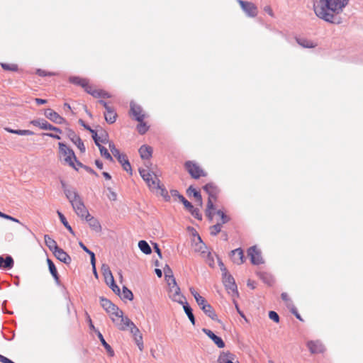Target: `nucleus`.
Instances as JSON below:
<instances>
[{
  "mask_svg": "<svg viewBox=\"0 0 363 363\" xmlns=\"http://www.w3.org/2000/svg\"><path fill=\"white\" fill-rule=\"evenodd\" d=\"M349 0H318L313 4L315 15L330 23H342L340 14L348 4Z\"/></svg>",
  "mask_w": 363,
  "mask_h": 363,
  "instance_id": "f257e3e1",
  "label": "nucleus"
},
{
  "mask_svg": "<svg viewBox=\"0 0 363 363\" xmlns=\"http://www.w3.org/2000/svg\"><path fill=\"white\" fill-rule=\"evenodd\" d=\"M65 194L72 204L76 214L79 217L84 218V216L87 215L89 211L76 189H65Z\"/></svg>",
  "mask_w": 363,
  "mask_h": 363,
  "instance_id": "f03ea898",
  "label": "nucleus"
},
{
  "mask_svg": "<svg viewBox=\"0 0 363 363\" xmlns=\"http://www.w3.org/2000/svg\"><path fill=\"white\" fill-rule=\"evenodd\" d=\"M112 321L121 330H125L133 322L128 318L123 316V313L117 307V310H113L110 313Z\"/></svg>",
  "mask_w": 363,
  "mask_h": 363,
  "instance_id": "7ed1b4c3",
  "label": "nucleus"
},
{
  "mask_svg": "<svg viewBox=\"0 0 363 363\" xmlns=\"http://www.w3.org/2000/svg\"><path fill=\"white\" fill-rule=\"evenodd\" d=\"M139 172L151 190L160 188V180L156 174L145 169H139Z\"/></svg>",
  "mask_w": 363,
  "mask_h": 363,
  "instance_id": "20e7f679",
  "label": "nucleus"
},
{
  "mask_svg": "<svg viewBox=\"0 0 363 363\" xmlns=\"http://www.w3.org/2000/svg\"><path fill=\"white\" fill-rule=\"evenodd\" d=\"M58 145L60 152L64 157L65 162L75 169H78L74 162V161H77V157L74 151L62 143H59Z\"/></svg>",
  "mask_w": 363,
  "mask_h": 363,
  "instance_id": "39448f33",
  "label": "nucleus"
},
{
  "mask_svg": "<svg viewBox=\"0 0 363 363\" xmlns=\"http://www.w3.org/2000/svg\"><path fill=\"white\" fill-rule=\"evenodd\" d=\"M223 283L228 291V294H231L232 296H238V291L234 278L229 273H225L223 277Z\"/></svg>",
  "mask_w": 363,
  "mask_h": 363,
  "instance_id": "423d86ee",
  "label": "nucleus"
},
{
  "mask_svg": "<svg viewBox=\"0 0 363 363\" xmlns=\"http://www.w3.org/2000/svg\"><path fill=\"white\" fill-rule=\"evenodd\" d=\"M237 1L247 16L255 18L257 16L258 9L254 3L243 0H237Z\"/></svg>",
  "mask_w": 363,
  "mask_h": 363,
  "instance_id": "0eeeda50",
  "label": "nucleus"
},
{
  "mask_svg": "<svg viewBox=\"0 0 363 363\" xmlns=\"http://www.w3.org/2000/svg\"><path fill=\"white\" fill-rule=\"evenodd\" d=\"M194 250L201 252L203 257H207L208 264L213 266L214 260L211 253L208 251V247L206 244L201 240L200 236H198V242L195 243Z\"/></svg>",
  "mask_w": 363,
  "mask_h": 363,
  "instance_id": "6e6552de",
  "label": "nucleus"
},
{
  "mask_svg": "<svg viewBox=\"0 0 363 363\" xmlns=\"http://www.w3.org/2000/svg\"><path fill=\"white\" fill-rule=\"evenodd\" d=\"M196 303L207 316L213 320L217 319L215 311L203 297L199 298Z\"/></svg>",
  "mask_w": 363,
  "mask_h": 363,
  "instance_id": "1a4fd4ad",
  "label": "nucleus"
},
{
  "mask_svg": "<svg viewBox=\"0 0 363 363\" xmlns=\"http://www.w3.org/2000/svg\"><path fill=\"white\" fill-rule=\"evenodd\" d=\"M185 167L190 175L194 179H199L201 176H206L203 169L192 161H187Z\"/></svg>",
  "mask_w": 363,
  "mask_h": 363,
  "instance_id": "9d476101",
  "label": "nucleus"
},
{
  "mask_svg": "<svg viewBox=\"0 0 363 363\" xmlns=\"http://www.w3.org/2000/svg\"><path fill=\"white\" fill-rule=\"evenodd\" d=\"M247 255L250 257L252 264L258 265L263 263L261 251L256 246H252L248 249Z\"/></svg>",
  "mask_w": 363,
  "mask_h": 363,
  "instance_id": "9b49d317",
  "label": "nucleus"
},
{
  "mask_svg": "<svg viewBox=\"0 0 363 363\" xmlns=\"http://www.w3.org/2000/svg\"><path fill=\"white\" fill-rule=\"evenodd\" d=\"M45 117L57 124H62L66 122L65 119L51 108H47L44 113Z\"/></svg>",
  "mask_w": 363,
  "mask_h": 363,
  "instance_id": "f8f14e48",
  "label": "nucleus"
},
{
  "mask_svg": "<svg viewBox=\"0 0 363 363\" xmlns=\"http://www.w3.org/2000/svg\"><path fill=\"white\" fill-rule=\"evenodd\" d=\"M130 113L134 116L135 119L141 122L145 119V114L143 113V109L141 106L137 105L133 102L130 103Z\"/></svg>",
  "mask_w": 363,
  "mask_h": 363,
  "instance_id": "ddd939ff",
  "label": "nucleus"
},
{
  "mask_svg": "<svg viewBox=\"0 0 363 363\" xmlns=\"http://www.w3.org/2000/svg\"><path fill=\"white\" fill-rule=\"evenodd\" d=\"M68 137L72 140V142L76 145V146L79 149L81 152H85V146L84 143L81 140L79 135H77L73 130H69L68 131Z\"/></svg>",
  "mask_w": 363,
  "mask_h": 363,
  "instance_id": "4468645a",
  "label": "nucleus"
},
{
  "mask_svg": "<svg viewBox=\"0 0 363 363\" xmlns=\"http://www.w3.org/2000/svg\"><path fill=\"white\" fill-rule=\"evenodd\" d=\"M202 331L217 345L218 348H223L225 342L221 337L215 335L211 330L203 328Z\"/></svg>",
  "mask_w": 363,
  "mask_h": 363,
  "instance_id": "2eb2a0df",
  "label": "nucleus"
},
{
  "mask_svg": "<svg viewBox=\"0 0 363 363\" xmlns=\"http://www.w3.org/2000/svg\"><path fill=\"white\" fill-rule=\"evenodd\" d=\"M53 254L57 259L66 264H69L72 262L71 257L60 247L55 250Z\"/></svg>",
  "mask_w": 363,
  "mask_h": 363,
  "instance_id": "dca6fc26",
  "label": "nucleus"
},
{
  "mask_svg": "<svg viewBox=\"0 0 363 363\" xmlns=\"http://www.w3.org/2000/svg\"><path fill=\"white\" fill-rule=\"evenodd\" d=\"M307 347L312 354L322 353L324 351V346L318 341H308L307 342Z\"/></svg>",
  "mask_w": 363,
  "mask_h": 363,
  "instance_id": "f3484780",
  "label": "nucleus"
},
{
  "mask_svg": "<svg viewBox=\"0 0 363 363\" xmlns=\"http://www.w3.org/2000/svg\"><path fill=\"white\" fill-rule=\"evenodd\" d=\"M84 218L86 220L88 223L89 227L94 231L99 233L101 230V226L99 222V220L91 216L89 213H88L87 215L84 216Z\"/></svg>",
  "mask_w": 363,
  "mask_h": 363,
  "instance_id": "a211bd4d",
  "label": "nucleus"
},
{
  "mask_svg": "<svg viewBox=\"0 0 363 363\" xmlns=\"http://www.w3.org/2000/svg\"><path fill=\"white\" fill-rule=\"evenodd\" d=\"M231 256L234 263L241 264L244 262V253L241 248H237L231 251Z\"/></svg>",
  "mask_w": 363,
  "mask_h": 363,
  "instance_id": "6ab92c4d",
  "label": "nucleus"
},
{
  "mask_svg": "<svg viewBox=\"0 0 363 363\" xmlns=\"http://www.w3.org/2000/svg\"><path fill=\"white\" fill-rule=\"evenodd\" d=\"M13 264L14 261L11 256L7 255L5 258L2 256H0V268L11 269L13 268Z\"/></svg>",
  "mask_w": 363,
  "mask_h": 363,
  "instance_id": "aec40b11",
  "label": "nucleus"
},
{
  "mask_svg": "<svg viewBox=\"0 0 363 363\" xmlns=\"http://www.w3.org/2000/svg\"><path fill=\"white\" fill-rule=\"evenodd\" d=\"M101 272L104 277L105 282L106 284H109L110 282L114 280L112 272L110 267L107 264H103L101 266Z\"/></svg>",
  "mask_w": 363,
  "mask_h": 363,
  "instance_id": "412c9836",
  "label": "nucleus"
},
{
  "mask_svg": "<svg viewBox=\"0 0 363 363\" xmlns=\"http://www.w3.org/2000/svg\"><path fill=\"white\" fill-rule=\"evenodd\" d=\"M100 302L102 308L108 313L113 310H117V306L106 298L100 297Z\"/></svg>",
  "mask_w": 363,
  "mask_h": 363,
  "instance_id": "4be33fe9",
  "label": "nucleus"
},
{
  "mask_svg": "<svg viewBox=\"0 0 363 363\" xmlns=\"http://www.w3.org/2000/svg\"><path fill=\"white\" fill-rule=\"evenodd\" d=\"M106 112L104 113L105 120L108 123H113L116 119V113L113 107H106Z\"/></svg>",
  "mask_w": 363,
  "mask_h": 363,
  "instance_id": "5701e85b",
  "label": "nucleus"
},
{
  "mask_svg": "<svg viewBox=\"0 0 363 363\" xmlns=\"http://www.w3.org/2000/svg\"><path fill=\"white\" fill-rule=\"evenodd\" d=\"M140 157L143 160H148L152 157V149L148 145H142L139 149Z\"/></svg>",
  "mask_w": 363,
  "mask_h": 363,
  "instance_id": "b1692460",
  "label": "nucleus"
},
{
  "mask_svg": "<svg viewBox=\"0 0 363 363\" xmlns=\"http://www.w3.org/2000/svg\"><path fill=\"white\" fill-rule=\"evenodd\" d=\"M47 262H48V268H49V271H50V274L53 277L55 282L58 284L60 283V277H59V274L57 273V271L55 264L49 258L47 259Z\"/></svg>",
  "mask_w": 363,
  "mask_h": 363,
  "instance_id": "393cba45",
  "label": "nucleus"
},
{
  "mask_svg": "<svg viewBox=\"0 0 363 363\" xmlns=\"http://www.w3.org/2000/svg\"><path fill=\"white\" fill-rule=\"evenodd\" d=\"M30 123L35 126H38L43 130H50L52 125L45 119H36L30 121Z\"/></svg>",
  "mask_w": 363,
  "mask_h": 363,
  "instance_id": "a878e982",
  "label": "nucleus"
},
{
  "mask_svg": "<svg viewBox=\"0 0 363 363\" xmlns=\"http://www.w3.org/2000/svg\"><path fill=\"white\" fill-rule=\"evenodd\" d=\"M44 240L46 246L49 248L50 251L52 252V253L59 248L56 241L52 238H50L48 235H44Z\"/></svg>",
  "mask_w": 363,
  "mask_h": 363,
  "instance_id": "bb28decb",
  "label": "nucleus"
},
{
  "mask_svg": "<svg viewBox=\"0 0 363 363\" xmlns=\"http://www.w3.org/2000/svg\"><path fill=\"white\" fill-rule=\"evenodd\" d=\"M203 189L208 194V197H216L217 194V187L212 183H208L203 186Z\"/></svg>",
  "mask_w": 363,
  "mask_h": 363,
  "instance_id": "cd10ccee",
  "label": "nucleus"
},
{
  "mask_svg": "<svg viewBox=\"0 0 363 363\" xmlns=\"http://www.w3.org/2000/svg\"><path fill=\"white\" fill-rule=\"evenodd\" d=\"M168 285L169 286V296L176 295L181 292L180 288L178 286L175 279H172V281H169Z\"/></svg>",
  "mask_w": 363,
  "mask_h": 363,
  "instance_id": "c85d7f7f",
  "label": "nucleus"
},
{
  "mask_svg": "<svg viewBox=\"0 0 363 363\" xmlns=\"http://www.w3.org/2000/svg\"><path fill=\"white\" fill-rule=\"evenodd\" d=\"M233 354L229 352H220L217 359V363H225L228 361H230L233 359Z\"/></svg>",
  "mask_w": 363,
  "mask_h": 363,
  "instance_id": "c756f323",
  "label": "nucleus"
},
{
  "mask_svg": "<svg viewBox=\"0 0 363 363\" xmlns=\"http://www.w3.org/2000/svg\"><path fill=\"white\" fill-rule=\"evenodd\" d=\"M184 311L186 315L188 316L191 323L194 325L195 324V317L193 314V311L191 306L188 303H184V306H183Z\"/></svg>",
  "mask_w": 363,
  "mask_h": 363,
  "instance_id": "7c9ffc66",
  "label": "nucleus"
},
{
  "mask_svg": "<svg viewBox=\"0 0 363 363\" xmlns=\"http://www.w3.org/2000/svg\"><path fill=\"white\" fill-rule=\"evenodd\" d=\"M5 130L11 133L19 135H32L34 133L30 130H13L10 128H6Z\"/></svg>",
  "mask_w": 363,
  "mask_h": 363,
  "instance_id": "2f4dec72",
  "label": "nucleus"
},
{
  "mask_svg": "<svg viewBox=\"0 0 363 363\" xmlns=\"http://www.w3.org/2000/svg\"><path fill=\"white\" fill-rule=\"evenodd\" d=\"M138 247L145 255H150L152 252L150 246L145 240L139 241Z\"/></svg>",
  "mask_w": 363,
  "mask_h": 363,
  "instance_id": "473e14b6",
  "label": "nucleus"
},
{
  "mask_svg": "<svg viewBox=\"0 0 363 363\" xmlns=\"http://www.w3.org/2000/svg\"><path fill=\"white\" fill-rule=\"evenodd\" d=\"M98 337L99 338L102 345L105 347L107 352L111 355L113 356L114 352L111 347L106 342L105 339L104 338L102 334L100 332H98Z\"/></svg>",
  "mask_w": 363,
  "mask_h": 363,
  "instance_id": "72a5a7b5",
  "label": "nucleus"
},
{
  "mask_svg": "<svg viewBox=\"0 0 363 363\" xmlns=\"http://www.w3.org/2000/svg\"><path fill=\"white\" fill-rule=\"evenodd\" d=\"M169 298L175 302H177L178 303L184 306V303H187L186 301V298L184 296H183L181 292L176 294V295H169Z\"/></svg>",
  "mask_w": 363,
  "mask_h": 363,
  "instance_id": "f704fd0d",
  "label": "nucleus"
},
{
  "mask_svg": "<svg viewBox=\"0 0 363 363\" xmlns=\"http://www.w3.org/2000/svg\"><path fill=\"white\" fill-rule=\"evenodd\" d=\"M297 43L303 48H314L315 45L311 40L306 38H297Z\"/></svg>",
  "mask_w": 363,
  "mask_h": 363,
  "instance_id": "c9c22d12",
  "label": "nucleus"
},
{
  "mask_svg": "<svg viewBox=\"0 0 363 363\" xmlns=\"http://www.w3.org/2000/svg\"><path fill=\"white\" fill-rule=\"evenodd\" d=\"M99 150H100V153H101V155L104 157H105L106 160L112 162L113 160V157L111 155V154L108 152V150L102 146L101 144H99V145H96Z\"/></svg>",
  "mask_w": 363,
  "mask_h": 363,
  "instance_id": "e433bc0d",
  "label": "nucleus"
},
{
  "mask_svg": "<svg viewBox=\"0 0 363 363\" xmlns=\"http://www.w3.org/2000/svg\"><path fill=\"white\" fill-rule=\"evenodd\" d=\"M69 82L74 84L79 85L84 87L86 86L87 80L85 79H82L79 77H71L69 78Z\"/></svg>",
  "mask_w": 363,
  "mask_h": 363,
  "instance_id": "4c0bfd02",
  "label": "nucleus"
},
{
  "mask_svg": "<svg viewBox=\"0 0 363 363\" xmlns=\"http://www.w3.org/2000/svg\"><path fill=\"white\" fill-rule=\"evenodd\" d=\"M57 215L59 216V218L60 220V221L62 222V223L64 225V226L72 234H74V231L72 228V227L70 226V225L69 224V223L67 222L66 218L65 217V216L59 211H57Z\"/></svg>",
  "mask_w": 363,
  "mask_h": 363,
  "instance_id": "58836bf2",
  "label": "nucleus"
},
{
  "mask_svg": "<svg viewBox=\"0 0 363 363\" xmlns=\"http://www.w3.org/2000/svg\"><path fill=\"white\" fill-rule=\"evenodd\" d=\"M187 193L189 194H193V196L196 199V200L201 205L202 203V198L199 191H196L192 186H190L187 189Z\"/></svg>",
  "mask_w": 363,
  "mask_h": 363,
  "instance_id": "ea45409f",
  "label": "nucleus"
},
{
  "mask_svg": "<svg viewBox=\"0 0 363 363\" xmlns=\"http://www.w3.org/2000/svg\"><path fill=\"white\" fill-rule=\"evenodd\" d=\"M123 299H127L129 301H132L133 299V294L130 290H129L127 287H123L122 296Z\"/></svg>",
  "mask_w": 363,
  "mask_h": 363,
  "instance_id": "a19ab883",
  "label": "nucleus"
},
{
  "mask_svg": "<svg viewBox=\"0 0 363 363\" xmlns=\"http://www.w3.org/2000/svg\"><path fill=\"white\" fill-rule=\"evenodd\" d=\"M222 223H217L216 224L210 227V234L213 236L217 235L221 232Z\"/></svg>",
  "mask_w": 363,
  "mask_h": 363,
  "instance_id": "79ce46f5",
  "label": "nucleus"
},
{
  "mask_svg": "<svg viewBox=\"0 0 363 363\" xmlns=\"http://www.w3.org/2000/svg\"><path fill=\"white\" fill-rule=\"evenodd\" d=\"M99 143L106 144L108 143V135L105 130H101L98 135Z\"/></svg>",
  "mask_w": 363,
  "mask_h": 363,
  "instance_id": "37998d69",
  "label": "nucleus"
},
{
  "mask_svg": "<svg viewBox=\"0 0 363 363\" xmlns=\"http://www.w3.org/2000/svg\"><path fill=\"white\" fill-rule=\"evenodd\" d=\"M216 214L220 217V221L218 223H222V225L230 220V217L221 210H218Z\"/></svg>",
  "mask_w": 363,
  "mask_h": 363,
  "instance_id": "c03bdc74",
  "label": "nucleus"
},
{
  "mask_svg": "<svg viewBox=\"0 0 363 363\" xmlns=\"http://www.w3.org/2000/svg\"><path fill=\"white\" fill-rule=\"evenodd\" d=\"M164 272L165 278H166L167 282H169V280H171V281H172V279H174V277L173 276L172 269H170V267L168 265L166 264V266L164 268Z\"/></svg>",
  "mask_w": 363,
  "mask_h": 363,
  "instance_id": "a18cd8bd",
  "label": "nucleus"
},
{
  "mask_svg": "<svg viewBox=\"0 0 363 363\" xmlns=\"http://www.w3.org/2000/svg\"><path fill=\"white\" fill-rule=\"evenodd\" d=\"M137 130L138 131V133L141 135H143L145 134L147 130H148V126L147 125V124L143 121L141 122H139V124L137 126Z\"/></svg>",
  "mask_w": 363,
  "mask_h": 363,
  "instance_id": "49530a36",
  "label": "nucleus"
},
{
  "mask_svg": "<svg viewBox=\"0 0 363 363\" xmlns=\"http://www.w3.org/2000/svg\"><path fill=\"white\" fill-rule=\"evenodd\" d=\"M93 96L96 98H109L110 95L103 90H97L94 92Z\"/></svg>",
  "mask_w": 363,
  "mask_h": 363,
  "instance_id": "de8ad7c7",
  "label": "nucleus"
},
{
  "mask_svg": "<svg viewBox=\"0 0 363 363\" xmlns=\"http://www.w3.org/2000/svg\"><path fill=\"white\" fill-rule=\"evenodd\" d=\"M120 164L122 165L123 169L125 171H126L128 173H129L130 175H132L133 172H132L131 165H130L129 161L128 160V159H126L124 162H122Z\"/></svg>",
  "mask_w": 363,
  "mask_h": 363,
  "instance_id": "09e8293b",
  "label": "nucleus"
},
{
  "mask_svg": "<svg viewBox=\"0 0 363 363\" xmlns=\"http://www.w3.org/2000/svg\"><path fill=\"white\" fill-rule=\"evenodd\" d=\"M189 211L191 213V214L196 219L198 220H201L202 219V216H201V214L200 213V211L198 208H195L194 207V206H192V208H190L189 210Z\"/></svg>",
  "mask_w": 363,
  "mask_h": 363,
  "instance_id": "8fccbe9b",
  "label": "nucleus"
},
{
  "mask_svg": "<svg viewBox=\"0 0 363 363\" xmlns=\"http://www.w3.org/2000/svg\"><path fill=\"white\" fill-rule=\"evenodd\" d=\"M113 155L117 158L119 163L124 162L127 159L126 155L123 153H121L119 150H117L116 152L113 153Z\"/></svg>",
  "mask_w": 363,
  "mask_h": 363,
  "instance_id": "3c124183",
  "label": "nucleus"
},
{
  "mask_svg": "<svg viewBox=\"0 0 363 363\" xmlns=\"http://www.w3.org/2000/svg\"><path fill=\"white\" fill-rule=\"evenodd\" d=\"M135 340L136 342V344L140 349V350H143V337L142 335L139 334L138 335L134 336Z\"/></svg>",
  "mask_w": 363,
  "mask_h": 363,
  "instance_id": "603ef678",
  "label": "nucleus"
},
{
  "mask_svg": "<svg viewBox=\"0 0 363 363\" xmlns=\"http://www.w3.org/2000/svg\"><path fill=\"white\" fill-rule=\"evenodd\" d=\"M1 67L5 70H11V71H16L18 69V67L16 65L13 64H1Z\"/></svg>",
  "mask_w": 363,
  "mask_h": 363,
  "instance_id": "864d4df0",
  "label": "nucleus"
},
{
  "mask_svg": "<svg viewBox=\"0 0 363 363\" xmlns=\"http://www.w3.org/2000/svg\"><path fill=\"white\" fill-rule=\"evenodd\" d=\"M269 318L271 320H272L273 321H274L275 323L279 322V316L278 313L275 311H269Z\"/></svg>",
  "mask_w": 363,
  "mask_h": 363,
  "instance_id": "5fc2aeb1",
  "label": "nucleus"
},
{
  "mask_svg": "<svg viewBox=\"0 0 363 363\" xmlns=\"http://www.w3.org/2000/svg\"><path fill=\"white\" fill-rule=\"evenodd\" d=\"M179 201L184 204L185 208L189 211L190 208H192L193 205L188 201L183 196L179 197Z\"/></svg>",
  "mask_w": 363,
  "mask_h": 363,
  "instance_id": "6e6d98bb",
  "label": "nucleus"
},
{
  "mask_svg": "<svg viewBox=\"0 0 363 363\" xmlns=\"http://www.w3.org/2000/svg\"><path fill=\"white\" fill-rule=\"evenodd\" d=\"M110 288L112 289V291L116 294H120V288L116 284L115 281L110 282L109 284H108Z\"/></svg>",
  "mask_w": 363,
  "mask_h": 363,
  "instance_id": "4d7b16f0",
  "label": "nucleus"
},
{
  "mask_svg": "<svg viewBox=\"0 0 363 363\" xmlns=\"http://www.w3.org/2000/svg\"><path fill=\"white\" fill-rule=\"evenodd\" d=\"M281 297L282 300L284 301L286 303V305H287L288 307H291V306H292L291 301L289 298L288 294L286 293L283 292L281 294Z\"/></svg>",
  "mask_w": 363,
  "mask_h": 363,
  "instance_id": "13d9d810",
  "label": "nucleus"
},
{
  "mask_svg": "<svg viewBox=\"0 0 363 363\" xmlns=\"http://www.w3.org/2000/svg\"><path fill=\"white\" fill-rule=\"evenodd\" d=\"M128 328H130V333L133 336H136L140 334L139 329L133 323V325H130V326Z\"/></svg>",
  "mask_w": 363,
  "mask_h": 363,
  "instance_id": "bf43d9fd",
  "label": "nucleus"
},
{
  "mask_svg": "<svg viewBox=\"0 0 363 363\" xmlns=\"http://www.w3.org/2000/svg\"><path fill=\"white\" fill-rule=\"evenodd\" d=\"M0 217L3 218H5V219H7V220H11V221H13V222H16V223H21L19 220H18L17 218H13V217L9 216V215L5 214L4 213H1V214L0 215Z\"/></svg>",
  "mask_w": 363,
  "mask_h": 363,
  "instance_id": "052dcab7",
  "label": "nucleus"
},
{
  "mask_svg": "<svg viewBox=\"0 0 363 363\" xmlns=\"http://www.w3.org/2000/svg\"><path fill=\"white\" fill-rule=\"evenodd\" d=\"M158 189L160 190L161 196H163L166 201H169L170 196L168 195L167 191L164 188H162L161 186L160 188H159Z\"/></svg>",
  "mask_w": 363,
  "mask_h": 363,
  "instance_id": "680f3d73",
  "label": "nucleus"
},
{
  "mask_svg": "<svg viewBox=\"0 0 363 363\" xmlns=\"http://www.w3.org/2000/svg\"><path fill=\"white\" fill-rule=\"evenodd\" d=\"M213 199H216V197H208L206 210H210V211L214 210V205L213 203Z\"/></svg>",
  "mask_w": 363,
  "mask_h": 363,
  "instance_id": "e2e57ef3",
  "label": "nucleus"
},
{
  "mask_svg": "<svg viewBox=\"0 0 363 363\" xmlns=\"http://www.w3.org/2000/svg\"><path fill=\"white\" fill-rule=\"evenodd\" d=\"M83 88H84L85 91L87 93H89V94H91V96H93V94L94 91H97V90L93 89V87L89 84L88 82H86V86H84Z\"/></svg>",
  "mask_w": 363,
  "mask_h": 363,
  "instance_id": "0e129e2a",
  "label": "nucleus"
},
{
  "mask_svg": "<svg viewBox=\"0 0 363 363\" xmlns=\"http://www.w3.org/2000/svg\"><path fill=\"white\" fill-rule=\"evenodd\" d=\"M189 291L191 292V294H192V296L194 297L196 301H197L199 300V298H201L202 296L199 295V294L195 290L194 288L193 287H191L189 289Z\"/></svg>",
  "mask_w": 363,
  "mask_h": 363,
  "instance_id": "69168bd1",
  "label": "nucleus"
},
{
  "mask_svg": "<svg viewBox=\"0 0 363 363\" xmlns=\"http://www.w3.org/2000/svg\"><path fill=\"white\" fill-rule=\"evenodd\" d=\"M89 132L92 134V138L94 140L96 145H99V139H98L99 135L97 134V132L93 129H91Z\"/></svg>",
  "mask_w": 363,
  "mask_h": 363,
  "instance_id": "338daca9",
  "label": "nucleus"
},
{
  "mask_svg": "<svg viewBox=\"0 0 363 363\" xmlns=\"http://www.w3.org/2000/svg\"><path fill=\"white\" fill-rule=\"evenodd\" d=\"M108 143L109 149H110V150H111L112 154L114 153V152H116V151L118 150L116 147V146H115V145H114V143L113 142L108 140Z\"/></svg>",
  "mask_w": 363,
  "mask_h": 363,
  "instance_id": "774afa93",
  "label": "nucleus"
}]
</instances>
